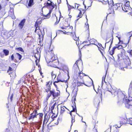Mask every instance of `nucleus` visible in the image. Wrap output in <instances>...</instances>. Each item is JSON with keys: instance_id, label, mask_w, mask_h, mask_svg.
I'll return each mask as SVG.
<instances>
[{"instance_id": "30", "label": "nucleus", "mask_w": 132, "mask_h": 132, "mask_svg": "<svg viewBox=\"0 0 132 132\" xmlns=\"http://www.w3.org/2000/svg\"><path fill=\"white\" fill-rule=\"evenodd\" d=\"M3 52L5 54V55L6 56H7L9 54V51L7 50L4 49L3 50Z\"/></svg>"}, {"instance_id": "60", "label": "nucleus", "mask_w": 132, "mask_h": 132, "mask_svg": "<svg viewBox=\"0 0 132 132\" xmlns=\"http://www.w3.org/2000/svg\"><path fill=\"white\" fill-rule=\"evenodd\" d=\"M85 85H86V86H91V85H93V86H94V85L93 83V81H92V82H91V85H90V86H88V85H85Z\"/></svg>"}, {"instance_id": "49", "label": "nucleus", "mask_w": 132, "mask_h": 132, "mask_svg": "<svg viewBox=\"0 0 132 132\" xmlns=\"http://www.w3.org/2000/svg\"><path fill=\"white\" fill-rule=\"evenodd\" d=\"M118 48V47L117 46V45H116V46H115L113 48H112V51H114V50H115V49L116 48Z\"/></svg>"}, {"instance_id": "18", "label": "nucleus", "mask_w": 132, "mask_h": 132, "mask_svg": "<svg viewBox=\"0 0 132 132\" xmlns=\"http://www.w3.org/2000/svg\"><path fill=\"white\" fill-rule=\"evenodd\" d=\"M52 21L54 23V25H55L57 24L58 23L57 22V17L55 15L52 16Z\"/></svg>"}, {"instance_id": "35", "label": "nucleus", "mask_w": 132, "mask_h": 132, "mask_svg": "<svg viewBox=\"0 0 132 132\" xmlns=\"http://www.w3.org/2000/svg\"><path fill=\"white\" fill-rule=\"evenodd\" d=\"M57 116V114H55L54 113H53V115L51 116V118L52 119V121L54 120V118L56 117Z\"/></svg>"}, {"instance_id": "32", "label": "nucleus", "mask_w": 132, "mask_h": 132, "mask_svg": "<svg viewBox=\"0 0 132 132\" xmlns=\"http://www.w3.org/2000/svg\"><path fill=\"white\" fill-rule=\"evenodd\" d=\"M117 58V60L118 61H119V60H121V54H118L116 56Z\"/></svg>"}, {"instance_id": "11", "label": "nucleus", "mask_w": 132, "mask_h": 132, "mask_svg": "<svg viewBox=\"0 0 132 132\" xmlns=\"http://www.w3.org/2000/svg\"><path fill=\"white\" fill-rule=\"evenodd\" d=\"M37 111L36 109L34 110L33 112L28 117V119L30 120L32 119L33 120L35 118H37Z\"/></svg>"}, {"instance_id": "59", "label": "nucleus", "mask_w": 132, "mask_h": 132, "mask_svg": "<svg viewBox=\"0 0 132 132\" xmlns=\"http://www.w3.org/2000/svg\"><path fill=\"white\" fill-rule=\"evenodd\" d=\"M57 121H58V119L57 120ZM58 125V122H57L56 123H55L53 125V126H55L56 125Z\"/></svg>"}, {"instance_id": "61", "label": "nucleus", "mask_w": 132, "mask_h": 132, "mask_svg": "<svg viewBox=\"0 0 132 132\" xmlns=\"http://www.w3.org/2000/svg\"><path fill=\"white\" fill-rule=\"evenodd\" d=\"M59 13H60V18H59V20H60V19L61 18H63V17H62V16L61 15V12H60V11H59Z\"/></svg>"}, {"instance_id": "57", "label": "nucleus", "mask_w": 132, "mask_h": 132, "mask_svg": "<svg viewBox=\"0 0 132 132\" xmlns=\"http://www.w3.org/2000/svg\"><path fill=\"white\" fill-rule=\"evenodd\" d=\"M121 124H122V123H121V122H120V125H116V126H117V127L120 128L121 125Z\"/></svg>"}, {"instance_id": "24", "label": "nucleus", "mask_w": 132, "mask_h": 132, "mask_svg": "<svg viewBox=\"0 0 132 132\" xmlns=\"http://www.w3.org/2000/svg\"><path fill=\"white\" fill-rule=\"evenodd\" d=\"M112 7L113 8V11L114 10H117L118 7H119L118 3L114 5H113V6Z\"/></svg>"}, {"instance_id": "1", "label": "nucleus", "mask_w": 132, "mask_h": 132, "mask_svg": "<svg viewBox=\"0 0 132 132\" xmlns=\"http://www.w3.org/2000/svg\"><path fill=\"white\" fill-rule=\"evenodd\" d=\"M106 86V88L105 89L110 92L112 95H114V96L117 95L120 100H121V98H123L124 97V94L120 90H118V89L116 88H112L111 85L109 84Z\"/></svg>"}, {"instance_id": "20", "label": "nucleus", "mask_w": 132, "mask_h": 132, "mask_svg": "<svg viewBox=\"0 0 132 132\" xmlns=\"http://www.w3.org/2000/svg\"><path fill=\"white\" fill-rule=\"evenodd\" d=\"M89 43L90 44L97 45V42L96 40L94 39H92L89 40Z\"/></svg>"}, {"instance_id": "17", "label": "nucleus", "mask_w": 132, "mask_h": 132, "mask_svg": "<svg viewBox=\"0 0 132 132\" xmlns=\"http://www.w3.org/2000/svg\"><path fill=\"white\" fill-rule=\"evenodd\" d=\"M25 21L26 19H24L20 21L19 24L18 26L20 29H21L23 27Z\"/></svg>"}, {"instance_id": "15", "label": "nucleus", "mask_w": 132, "mask_h": 132, "mask_svg": "<svg viewBox=\"0 0 132 132\" xmlns=\"http://www.w3.org/2000/svg\"><path fill=\"white\" fill-rule=\"evenodd\" d=\"M124 63L126 64V66L129 65L131 63V62L129 57L128 56H125L123 59Z\"/></svg>"}, {"instance_id": "23", "label": "nucleus", "mask_w": 132, "mask_h": 132, "mask_svg": "<svg viewBox=\"0 0 132 132\" xmlns=\"http://www.w3.org/2000/svg\"><path fill=\"white\" fill-rule=\"evenodd\" d=\"M119 7H118L117 10L118 11H120L123 10V8L122 7V3H118Z\"/></svg>"}, {"instance_id": "28", "label": "nucleus", "mask_w": 132, "mask_h": 132, "mask_svg": "<svg viewBox=\"0 0 132 132\" xmlns=\"http://www.w3.org/2000/svg\"><path fill=\"white\" fill-rule=\"evenodd\" d=\"M34 5V0H29L28 5L29 6L31 7Z\"/></svg>"}, {"instance_id": "50", "label": "nucleus", "mask_w": 132, "mask_h": 132, "mask_svg": "<svg viewBox=\"0 0 132 132\" xmlns=\"http://www.w3.org/2000/svg\"><path fill=\"white\" fill-rule=\"evenodd\" d=\"M118 48V47L117 46V45H116V46H115L113 48H112V51H114V50H115V49L116 48Z\"/></svg>"}, {"instance_id": "7", "label": "nucleus", "mask_w": 132, "mask_h": 132, "mask_svg": "<svg viewBox=\"0 0 132 132\" xmlns=\"http://www.w3.org/2000/svg\"><path fill=\"white\" fill-rule=\"evenodd\" d=\"M113 37L112 33L111 32L107 33L105 39L106 43L105 44V47H106V43H108L111 41V44L109 48V50L111 47V45L113 43Z\"/></svg>"}, {"instance_id": "44", "label": "nucleus", "mask_w": 132, "mask_h": 132, "mask_svg": "<svg viewBox=\"0 0 132 132\" xmlns=\"http://www.w3.org/2000/svg\"><path fill=\"white\" fill-rule=\"evenodd\" d=\"M60 81L62 82H63L65 81V80L63 79H60L58 78V82Z\"/></svg>"}, {"instance_id": "64", "label": "nucleus", "mask_w": 132, "mask_h": 132, "mask_svg": "<svg viewBox=\"0 0 132 132\" xmlns=\"http://www.w3.org/2000/svg\"><path fill=\"white\" fill-rule=\"evenodd\" d=\"M120 38H121L120 36L118 38V39L119 40V41H120V42H121Z\"/></svg>"}, {"instance_id": "4", "label": "nucleus", "mask_w": 132, "mask_h": 132, "mask_svg": "<svg viewBox=\"0 0 132 132\" xmlns=\"http://www.w3.org/2000/svg\"><path fill=\"white\" fill-rule=\"evenodd\" d=\"M42 22V21L41 20L38 21L37 20L35 22L34 25L35 27V32L37 33V34L39 37L43 35L42 32L40 29V26Z\"/></svg>"}, {"instance_id": "6", "label": "nucleus", "mask_w": 132, "mask_h": 132, "mask_svg": "<svg viewBox=\"0 0 132 132\" xmlns=\"http://www.w3.org/2000/svg\"><path fill=\"white\" fill-rule=\"evenodd\" d=\"M16 68V64L13 63L11 65V67H9L7 72L9 73V75H10L11 77H13L15 75V73L13 72H11L13 70H15Z\"/></svg>"}, {"instance_id": "19", "label": "nucleus", "mask_w": 132, "mask_h": 132, "mask_svg": "<svg viewBox=\"0 0 132 132\" xmlns=\"http://www.w3.org/2000/svg\"><path fill=\"white\" fill-rule=\"evenodd\" d=\"M132 82H131L130 85L129 87L128 91V94L129 96H130V95H131V93L132 92Z\"/></svg>"}, {"instance_id": "16", "label": "nucleus", "mask_w": 132, "mask_h": 132, "mask_svg": "<svg viewBox=\"0 0 132 132\" xmlns=\"http://www.w3.org/2000/svg\"><path fill=\"white\" fill-rule=\"evenodd\" d=\"M52 74V78L54 77L53 79V84L55 86V87L56 88V90H57V85L58 83V77H56V79H55L56 77V76L55 75H54L53 74Z\"/></svg>"}, {"instance_id": "5", "label": "nucleus", "mask_w": 132, "mask_h": 132, "mask_svg": "<svg viewBox=\"0 0 132 132\" xmlns=\"http://www.w3.org/2000/svg\"><path fill=\"white\" fill-rule=\"evenodd\" d=\"M22 56L21 54L18 53H16L11 55V59L12 61L15 63H18L21 60Z\"/></svg>"}, {"instance_id": "38", "label": "nucleus", "mask_w": 132, "mask_h": 132, "mask_svg": "<svg viewBox=\"0 0 132 132\" xmlns=\"http://www.w3.org/2000/svg\"><path fill=\"white\" fill-rule=\"evenodd\" d=\"M129 4V2L128 1L126 2V3L125 4V5H124V6L126 7H129L130 6Z\"/></svg>"}, {"instance_id": "56", "label": "nucleus", "mask_w": 132, "mask_h": 132, "mask_svg": "<svg viewBox=\"0 0 132 132\" xmlns=\"http://www.w3.org/2000/svg\"><path fill=\"white\" fill-rule=\"evenodd\" d=\"M79 6V4H75V8L76 7L77 9H78V7Z\"/></svg>"}, {"instance_id": "33", "label": "nucleus", "mask_w": 132, "mask_h": 132, "mask_svg": "<svg viewBox=\"0 0 132 132\" xmlns=\"http://www.w3.org/2000/svg\"><path fill=\"white\" fill-rule=\"evenodd\" d=\"M127 122L128 123L132 125V118H129L127 120Z\"/></svg>"}, {"instance_id": "62", "label": "nucleus", "mask_w": 132, "mask_h": 132, "mask_svg": "<svg viewBox=\"0 0 132 132\" xmlns=\"http://www.w3.org/2000/svg\"><path fill=\"white\" fill-rule=\"evenodd\" d=\"M38 60V61H39V60H38V59H36L35 60V62L36 63V65L37 66L38 65V63H37V61Z\"/></svg>"}, {"instance_id": "41", "label": "nucleus", "mask_w": 132, "mask_h": 132, "mask_svg": "<svg viewBox=\"0 0 132 132\" xmlns=\"http://www.w3.org/2000/svg\"><path fill=\"white\" fill-rule=\"evenodd\" d=\"M125 67V66H124L123 65L122 66L121 65V64L119 66V69L122 70H124V68Z\"/></svg>"}, {"instance_id": "40", "label": "nucleus", "mask_w": 132, "mask_h": 132, "mask_svg": "<svg viewBox=\"0 0 132 132\" xmlns=\"http://www.w3.org/2000/svg\"><path fill=\"white\" fill-rule=\"evenodd\" d=\"M35 65H33L32 68L30 72H33L35 69Z\"/></svg>"}, {"instance_id": "53", "label": "nucleus", "mask_w": 132, "mask_h": 132, "mask_svg": "<svg viewBox=\"0 0 132 132\" xmlns=\"http://www.w3.org/2000/svg\"><path fill=\"white\" fill-rule=\"evenodd\" d=\"M75 121V120L74 119H73V118H72V121H71L72 124H71V126L72 125L73 123V122H74Z\"/></svg>"}, {"instance_id": "13", "label": "nucleus", "mask_w": 132, "mask_h": 132, "mask_svg": "<svg viewBox=\"0 0 132 132\" xmlns=\"http://www.w3.org/2000/svg\"><path fill=\"white\" fill-rule=\"evenodd\" d=\"M50 118L47 115V113L44 112V118L43 123V126H44V125H46L47 123L48 122Z\"/></svg>"}, {"instance_id": "21", "label": "nucleus", "mask_w": 132, "mask_h": 132, "mask_svg": "<svg viewBox=\"0 0 132 132\" xmlns=\"http://www.w3.org/2000/svg\"><path fill=\"white\" fill-rule=\"evenodd\" d=\"M104 2H105L106 3H105V4L108 3L109 5L111 6V7H112V6L113 5L114 3L113 0H110V1H109L108 0H107L106 2L104 1Z\"/></svg>"}, {"instance_id": "34", "label": "nucleus", "mask_w": 132, "mask_h": 132, "mask_svg": "<svg viewBox=\"0 0 132 132\" xmlns=\"http://www.w3.org/2000/svg\"><path fill=\"white\" fill-rule=\"evenodd\" d=\"M55 103H54L53 105L51 106V108L49 109V110H50L51 111V112L53 113V110L54 109L55 106Z\"/></svg>"}, {"instance_id": "31", "label": "nucleus", "mask_w": 132, "mask_h": 132, "mask_svg": "<svg viewBox=\"0 0 132 132\" xmlns=\"http://www.w3.org/2000/svg\"><path fill=\"white\" fill-rule=\"evenodd\" d=\"M13 94H12L11 95L9 94L8 97V99L9 100V99H10L11 101L12 102L13 100Z\"/></svg>"}, {"instance_id": "22", "label": "nucleus", "mask_w": 132, "mask_h": 132, "mask_svg": "<svg viewBox=\"0 0 132 132\" xmlns=\"http://www.w3.org/2000/svg\"><path fill=\"white\" fill-rule=\"evenodd\" d=\"M99 46H97L98 47V49L100 51L101 54L103 55V52L104 51L103 50H102L101 48H100V47L101 46L102 47V48L104 49V48L102 47V45L100 43H98Z\"/></svg>"}, {"instance_id": "8", "label": "nucleus", "mask_w": 132, "mask_h": 132, "mask_svg": "<svg viewBox=\"0 0 132 132\" xmlns=\"http://www.w3.org/2000/svg\"><path fill=\"white\" fill-rule=\"evenodd\" d=\"M125 96L123 98H121V100H123V102L125 104L126 107L128 108H131L132 107V105L129 104L130 101L131 103H132V100L130 101L129 99H127V97H125Z\"/></svg>"}, {"instance_id": "3", "label": "nucleus", "mask_w": 132, "mask_h": 132, "mask_svg": "<svg viewBox=\"0 0 132 132\" xmlns=\"http://www.w3.org/2000/svg\"><path fill=\"white\" fill-rule=\"evenodd\" d=\"M45 6L47 7H50L51 9L49 11V12L46 14H43V16L44 18H49L51 16L50 14L52 12V9L54 8H55L56 9L57 7V5L56 4H54L50 1L48 0V2L46 3Z\"/></svg>"}, {"instance_id": "9", "label": "nucleus", "mask_w": 132, "mask_h": 132, "mask_svg": "<svg viewBox=\"0 0 132 132\" xmlns=\"http://www.w3.org/2000/svg\"><path fill=\"white\" fill-rule=\"evenodd\" d=\"M72 26H70L69 25H68V26L61 27L62 29H65L66 31L63 30L62 31L61 30H58V31L62 32L63 34H65L67 32L68 33L70 31H72Z\"/></svg>"}, {"instance_id": "39", "label": "nucleus", "mask_w": 132, "mask_h": 132, "mask_svg": "<svg viewBox=\"0 0 132 132\" xmlns=\"http://www.w3.org/2000/svg\"><path fill=\"white\" fill-rule=\"evenodd\" d=\"M38 66L39 68V72L40 73L41 75L42 76L43 73H42V71H41V68L40 67V65H38Z\"/></svg>"}, {"instance_id": "63", "label": "nucleus", "mask_w": 132, "mask_h": 132, "mask_svg": "<svg viewBox=\"0 0 132 132\" xmlns=\"http://www.w3.org/2000/svg\"><path fill=\"white\" fill-rule=\"evenodd\" d=\"M129 54L132 57V50L130 51Z\"/></svg>"}, {"instance_id": "10", "label": "nucleus", "mask_w": 132, "mask_h": 132, "mask_svg": "<svg viewBox=\"0 0 132 132\" xmlns=\"http://www.w3.org/2000/svg\"><path fill=\"white\" fill-rule=\"evenodd\" d=\"M46 60L47 63L49 65L55 68H58V60L54 61H49L46 59Z\"/></svg>"}, {"instance_id": "12", "label": "nucleus", "mask_w": 132, "mask_h": 132, "mask_svg": "<svg viewBox=\"0 0 132 132\" xmlns=\"http://www.w3.org/2000/svg\"><path fill=\"white\" fill-rule=\"evenodd\" d=\"M58 68L60 70H63L65 73L68 74V69L67 66L63 65H62L61 67H58Z\"/></svg>"}, {"instance_id": "58", "label": "nucleus", "mask_w": 132, "mask_h": 132, "mask_svg": "<svg viewBox=\"0 0 132 132\" xmlns=\"http://www.w3.org/2000/svg\"><path fill=\"white\" fill-rule=\"evenodd\" d=\"M0 56L2 58H3L4 56V55L2 54L1 53H0Z\"/></svg>"}, {"instance_id": "14", "label": "nucleus", "mask_w": 132, "mask_h": 132, "mask_svg": "<svg viewBox=\"0 0 132 132\" xmlns=\"http://www.w3.org/2000/svg\"><path fill=\"white\" fill-rule=\"evenodd\" d=\"M49 56L50 58L52 60L51 61H57L58 60L57 57L56 56H55L52 52H49Z\"/></svg>"}, {"instance_id": "54", "label": "nucleus", "mask_w": 132, "mask_h": 132, "mask_svg": "<svg viewBox=\"0 0 132 132\" xmlns=\"http://www.w3.org/2000/svg\"><path fill=\"white\" fill-rule=\"evenodd\" d=\"M78 9V10H80V13H79V15H78V17H77V18H78V17H80V16H81V13H81V11L80 10H79V9Z\"/></svg>"}, {"instance_id": "29", "label": "nucleus", "mask_w": 132, "mask_h": 132, "mask_svg": "<svg viewBox=\"0 0 132 132\" xmlns=\"http://www.w3.org/2000/svg\"><path fill=\"white\" fill-rule=\"evenodd\" d=\"M15 50H16L18 51H21L23 53L24 52V51L23 48L21 47H19L15 48Z\"/></svg>"}, {"instance_id": "55", "label": "nucleus", "mask_w": 132, "mask_h": 132, "mask_svg": "<svg viewBox=\"0 0 132 132\" xmlns=\"http://www.w3.org/2000/svg\"><path fill=\"white\" fill-rule=\"evenodd\" d=\"M87 30H89V25L88 24H87L86 27Z\"/></svg>"}, {"instance_id": "51", "label": "nucleus", "mask_w": 132, "mask_h": 132, "mask_svg": "<svg viewBox=\"0 0 132 132\" xmlns=\"http://www.w3.org/2000/svg\"><path fill=\"white\" fill-rule=\"evenodd\" d=\"M110 54L111 55H112L114 53V51H112V50L111 51H110Z\"/></svg>"}, {"instance_id": "37", "label": "nucleus", "mask_w": 132, "mask_h": 132, "mask_svg": "<svg viewBox=\"0 0 132 132\" xmlns=\"http://www.w3.org/2000/svg\"><path fill=\"white\" fill-rule=\"evenodd\" d=\"M129 8V7H126L124 6V7L123 8V10L125 12H127Z\"/></svg>"}, {"instance_id": "26", "label": "nucleus", "mask_w": 132, "mask_h": 132, "mask_svg": "<svg viewBox=\"0 0 132 132\" xmlns=\"http://www.w3.org/2000/svg\"><path fill=\"white\" fill-rule=\"evenodd\" d=\"M82 71L80 72L79 73V76L80 79H82L84 76H86V75L84 73H83L82 72Z\"/></svg>"}, {"instance_id": "52", "label": "nucleus", "mask_w": 132, "mask_h": 132, "mask_svg": "<svg viewBox=\"0 0 132 132\" xmlns=\"http://www.w3.org/2000/svg\"><path fill=\"white\" fill-rule=\"evenodd\" d=\"M83 84V83L80 82H77V85L78 86H80Z\"/></svg>"}, {"instance_id": "25", "label": "nucleus", "mask_w": 132, "mask_h": 132, "mask_svg": "<svg viewBox=\"0 0 132 132\" xmlns=\"http://www.w3.org/2000/svg\"><path fill=\"white\" fill-rule=\"evenodd\" d=\"M107 74V72L106 71L105 75V76H103L102 78V87H103V84H104V82L105 83V77L106 76V75Z\"/></svg>"}, {"instance_id": "45", "label": "nucleus", "mask_w": 132, "mask_h": 132, "mask_svg": "<svg viewBox=\"0 0 132 132\" xmlns=\"http://www.w3.org/2000/svg\"><path fill=\"white\" fill-rule=\"evenodd\" d=\"M64 111V109L63 107H62H62H61V111H60V113L61 114H62L63 113V112Z\"/></svg>"}, {"instance_id": "27", "label": "nucleus", "mask_w": 132, "mask_h": 132, "mask_svg": "<svg viewBox=\"0 0 132 132\" xmlns=\"http://www.w3.org/2000/svg\"><path fill=\"white\" fill-rule=\"evenodd\" d=\"M39 115V118L41 121L42 120V119L43 116V113H37V115Z\"/></svg>"}, {"instance_id": "47", "label": "nucleus", "mask_w": 132, "mask_h": 132, "mask_svg": "<svg viewBox=\"0 0 132 132\" xmlns=\"http://www.w3.org/2000/svg\"><path fill=\"white\" fill-rule=\"evenodd\" d=\"M76 95L75 96V95L73 96V99L74 101V103H73V104L75 106L74 104L75 105V101H76Z\"/></svg>"}, {"instance_id": "46", "label": "nucleus", "mask_w": 132, "mask_h": 132, "mask_svg": "<svg viewBox=\"0 0 132 132\" xmlns=\"http://www.w3.org/2000/svg\"><path fill=\"white\" fill-rule=\"evenodd\" d=\"M117 46L118 47L117 48L118 49H121L122 48V46L121 45H117Z\"/></svg>"}, {"instance_id": "2", "label": "nucleus", "mask_w": 132, "mask_h": 132, "mask_svg": "<svg viewBox=\"0 0 132 132\" xmlns=\"http://www.w3.org/2000/svg\"><path fill=\"white\" fill-rule=\"evenodd\" d=\"M52 81H50L46 82V88L45 89L46 92L48 93L50 91V94H48L47 95L46 99L47 100L48 98L52 95L54 97H56L58 96V93H56L54 90H51V87L52 84Z\"/></svg>"}, {"instance_id": "42", "label": "nucleus", "mask_w": 132, "mask_h": 132, "mask_svg": "<svg viewBox=\"0 0 132 132\" xmlns=\"http://www.w3.org/2000/svg\"><path fill=\"white\" fill-rule=\"evenodd\" d=\"M78 61H77L75 63V64L73 65V67H78V66L77 65L78 63Z\"/></svg>"}, {"instance_id": "48", "label": "nucleus", "mask_w": 132, "mask_h": 132, "mask_svg": "<svg viewBox=\"0 0 132 132\" xmlns=\"http://www.w3.org/2000/svg\"><path fill=\"white\" fill-rule=\"evenodd\" d=\"M75 108H74V107L73 106H72V108H73V110L72 111V112H75L76 110V105H75Z\"/></svg>"}, {"instance_id": "43", "label": "nucleus", "mask_w": 132, "mask_h": 132, "mask_svg": "<svg viewBox=\"0 0 132 132\" xmlns=\"http://www.w3.org/2000/svg\"><path fill=\"white\" fill-rule=\"evenodd\" d=\"M67 5H68V10L69 11L71 9V7H72V6L68 4V2H67Z\"/></svg>"}, {"instance_id": "36", "label": "nucleus", "mask_w": 132, "mask_h": 132, "mask_svg": "<svg viewBox=\"0 0 132 132\" xmlns=\"http://www.w3.org/2000/svg\"><path fill=\"white\" fill-rule=\"evenodd\" d=\"M40 55L38 53H36L35 55V57L36 59H38L40 57Z\"/></svg>"}]
</instances>
